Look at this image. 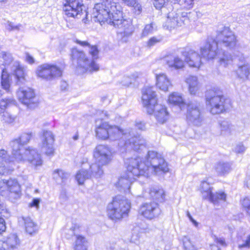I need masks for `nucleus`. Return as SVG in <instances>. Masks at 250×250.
Wrapping results in <instances>:
<instances>
[{
	"instance_id": "nucleus-41",
	"label": "nucleus",
	"mask_w": 250,
	"mask_h": 250,
	"mask_svg": "<svg viewBox=\"0 0 250 250\" xmlns=\"http://www.w3.org/2000/svg\"><path fill=\"white\" fill-rule=\"evenodd\" d=\"M226 199V194L223 192H218L215 193L212 192L210 194V197H208V200L210 202L214 205L218 204L220 201H225Z\"/></svg>"
},
{
	"instance_id": "nucleus-16",
	"label": "nucleus",
	"mask_w": 250,
	"mask_h": 250,
	"mask_svg": "<svg viewBox=\"0 0 250 250\" xmlns=\"http://www.w3.org/2000/svg\"><path fill=\"white\" fill-rule=\"evenodd\" d=\"M108 131L109 132V140H120L118 145L120 147V151H121L124 146V143H125L126 139L131 135V128L123 129L118 126L110 125Z\"/></svg>"
},
{
	"instance_id": "nucleus-17",
	"label": "nucleus",
	"mask_w": 250,
	"mask_h": 250,
	"mask_svg": "<svg viewBox=\"0 0 250 250\" xmlns=\"http://www.w3.org/2000/svg\"><path fill=\"white\" fill-rule=\"evenodd\" d=\"M94 157L97 163L102 166L109 164L112 159V154L110 148L107 146L99 145L94 151Z\"/></svg>"
},
{
	"instance_id": "nucleus-25",
	"label": "nucleus",
	"mask_w": 250,
	"mask_h": 250,
	"mask_svg": "<svg viewBox=\"0 0 250 250\" xmlns=\"http://www.w3.org/2000/svg\"><path fill=\"white\" fill-rule=\"evenodd\" d=\"M168 102L169 104L178 106L181 110L184 109L186 107V104L182 95L177 92H173L170 94Z\"/></svg>"
},
{
	"instance_id": "nucleus-9",
	"label": "nucleus",
	"mask_w": 250,
	"mask_h": 250,
	"mask_svg": "<svg viewBox=\"0 0 250 250\" xmlns=\"http://www.w3.org/2000/svg\"><path fill=\"white\" fill-rule=\"evenodd\" d=\"M62 9L64 17L79 18L85 13V18L83 19V22L86 23L88 20L87 13L84 9L82 0H62Z\"/></svg>"
},
{
	"instance_id": "nucleus-23",
	"label": "nucleus",
	"mask_w": 250,
	"mask_h": 250,
	"mask_svg": "<svg viewBox=\"0 0 250 250\" xmlns=\"http://www.w3.org/2000/svg\"><path fill=\"white\" fill-rule=\"evenodd\" d=\"M166 62L171 70H181L185 66V62L177 56L168 57L166 59Z\"/></svg>"
},
{
	"instance_id": "nucleus-45",
	"label": "nucleus",
	"mask_w": 250,
	"mask_h": 250,
	"mask_svg": "<svg viewBox=\"0 0 250 250\" xmlns=\"http://www.w3.org/2000/svg\"><path fill=\"white\" fill-rule=\"evenodd\" d=\"M9 156L7 154V151L3 149L0 150V166H4V172L5 171V166L4 163H8L10 162Z\"/></svg>"
},
{
	"instance_id": "nucleus-31",
	"label": "nucleus",
	"mask_w": 250,
	"mask_h": 250,
	"mask_svg": "<svg viewBox=\"0 0 250 250\" xmlns=\"http://www.w3.org/2000/svg\"><path fill=\"white\" fill-rule=\"evenodd\" d=\"M22 219L24 222V226L26 232L30 235H33L38 232V225L36 223L33 221L30 217H22Z\"/></svg>"
},
{
	"instance_id": "nucleus-53",
	"label": "nucleus",
	"mask_w": 250,
	"mask_h": 250,
	"mask_svg": "<svg viewBox=\"0 0 250 250\" xmlns=\"http://www.w3.org/2000/svg\"><path fill=\"white\" fill-rule=\"evenodd\" d=\"M238 248L240 249H243L244 248L249 249L250 248V234L243 243L239 244Z\"/></svg>"
},
{
	"instance_id": "nucleus-19",
	"label": "nucleus",
	"mask_w": 250,
	"mask_h": 250,
	"mask_svg": "<svg viewBox=\"0 0 250 250\" xmlns=\"http://www.w3.org/2000/svg\"><path fill=\"white\" fill-rule=\"evenodd\" d=\"M139 212L145 218L151 220L158 217L161 210L157 202H150L142 204L140 208Z\"/></svg>"
},
{
	"instance_id": "nucleus-30",
	"label": "nucleus",
	"mask_w": 250,
	"mask_h": 250,
	"mask_svg": "<svg viewBox=\"0 0 250 250\" xmlns=\"http://www.w3.org/2000/svg\"><path fill=\"white\" fill-rule=\"evenodd\" d=\"M6 68H3L1 76L0 85L3 89L7 92H10L12 83L11 76L6 70Z\"/></svg>"
},
{
	"instance_id": "nucleus-54",
	"label": "nucleus",
	"mask_w": 250,
	"mask_h": 250,
	"mask_svg": "<svg viewBox=\"0 0 250 250\" xmlns=\"http://www.w3.org/2000/svg\"><path fill=\"white\" fill-rule=\"evenodd\" d=\"M21 26V24L15 25L13 23H12L11 22H8L6 25V28L9 31L18 30H19Z\"/></svg>"
},
{
	"instance_id": "nucleus-38",
	"label": "nucleus",
	"mask_w": 250,
	"mask_h": 250,
	"mask_svg": "<svg viewBox=\"0 0 250 250\" xmlns=\"http://www.w3.org/2000/svg\"><path fill=\"white\" fill-rule=\"evenodd\" d=\"M75 177L79 185L83 184L86 180L91 178L89 171L83 168L77 172Z\"/></svg>"
},
{
	"instance_id": "nucleus-59",
	"label": "nucleus",
	"mask_w": 250,
	"mask_h": 250,
	"mask_svg": "<svg viewBox=\"0 0 250 250\" xmlns=\"http://www.w3.org/2000/svg\"><path fill=\"white\" fill-rule=\"evenodd\" d=\"M6 230V225L4 219L0 216V234Z\"/></svg>"
},
{
	"instance_id": "nucleus-49",
	"label": "nucleus",
	"mask_w": 250,
	"mask_h": 250,
	"mask_svg": "<svg viewBox=\"0 0 250 250\" xmlns=\"http://www.w3.org/2000/svg\"><path fill=\"white\" fill-rule=\"evenodd\" d=\"M0 114L1 115L2 120L6 123H11L14 121V117L7 111H4Z\"/></svg>"
},
{
	"instance_id": "nucleus-33",
	"label": "nucleus",
	"mask_w": 250,
	"mask_h": 250,
	"mask_svg": "<svg viewBox=\"0 0 250 250\" xmlns=\"http://www.w3.org/2000/svg\"><path fill=\"white\" fill-rule=\"evenodd\" d=\"M236 74L238 77L243 81L247 80L250 74V64L249 63L239 64L236 70Z\"/></svg>"
},
{
	"instance_id": "nucleus-18",
	"label": "nucleus",
	"mask_w": 250,
	"mask_h": 250,
	"mask_svg": "<svg viewBox=\"0 0 250 250\" xmlns=\"http://www.w3.org/2000/svg\"><path fill=\"white\" fill-rule=\"evenodd\" d=\"M55 136L49 130H43L42 137V148L45 154L52 157L55 154Z\"/></svg>"
},
{
	"instance_id": "nucleus-2",
	"label": "nucleus",
	"mask_w": 250,
	"mask_h": 250,
	"mask_svg": "<svg viewBox=\"0 0 250 250\" xmlns=\"http://www.w3.org/2000/svg\"><path fill=\"white\" fill-rule=\"evenodd\" d=\"M115 8L108 6L107 7L100 8L99 10H93V16L100 23L106 22L117 28V33L124 42H126V38L130 36L133 32V26L130 21L123 19L122 12L117 9V4L115 2Z\"/></svg>"
},
{
	"instance_id": "nucleus-44",
	"label": "nucleus",
	"mask_w": 250,
	"mask_h": 250,
	"mask_svg": "<svg viewBox=\"0 0 250 250\" xmlns=\"http://www.w3.org/2000/svg\"><path fill=\"white\" fill-rule=\"evenodd\" d=\"M115 2L113 1V0H102V2L100 3H96L94 7L93 8V10L98 9L100 10L99 9L100 8H103V7H107V6H110V7L112 8H115L114 6Z\"/></svg>"
},
{
	"instance_id": "nucleus-12",
	"label": "nucleus",
	"mask_w": 250,
	"mask_h": 250,
	"mask_svg": "<svg viewBox=\"0 0 250 250\" xmlns=\"http://www.w3.org/2000/svg\"><path fill=\"white\" fill-rule=\"evenodd\" d=\"M20 101L27 108L33 109L37 106L38 100L34 90L29 87H21L17 91Z\"/></svg>"
},
{
	"instance_id": "nucleus-29",
	"label": "nucleus",
	"mask_w": 250,
	"mask_h": 250,
	"mask_svg": "<svg viewBox=\"0 0 250 250\" xmlns=\"http://www.w3.org/2000/svg\"><path fill=\"white\" fill-rule=\"evenodd\" d=\"M14 75L16 79V83L18 85L23 84L25 82L26 72L23 66L17 63L15 65Z\"/></svg>"
},
{
	"instance_id": "nucleus-34",
	"label": "nucleus",
	"mask_w": 250,
	"mask_h": 250,
	"mask_svg": "<svg viewBox=\"0 0 250 250\" xmlns=\"http://www.w3.org/2000/svg\"><path fill=\"white\" fill-rule=\"evenodd\" d=\"M103 166L96 162L89 166V172L91 174V178H100L104 174Z\"/></svg>"
},
{
	"instance_id": "nucleus-39",
	"label": "nucleus",
	"mask_w": 250,
	"mask_h": 250,
	"mask_svg": "<svg viewBox=\"0 0 250 250\" xmlns=\"http://www.w3.org/2000/svg\"><path fill=\"white\" fill-rule=\"evenodd\" d=\"M16 101L13 97H8L2 99L0 101V114L4 111H6V109L13 105H15Z\"/></svg>"
},
{
	"instance_id": "nucleus-48",
	"label": "nucleus",
	"mask_w": 250,
	"mask_h": 250,
	"mask_svg": "<svg viewBox=\"0 0 250 250\" xmlns=\"http://www.w3.org/2000/svg\"><path fill=\"white\" fill-rule=\"evenodd\" d=\"M183 246L185 250H195L190 240L188 237H184L183 240Z\"/></svg>"
},
{
	"instance_id": "nucleus-22",
	"label": "nucleus",
	"mask_w": 250,
	"mask_h": 250,
	"mask_svg": "<svg viewBox=\"0 0 250 250\" xmlns=\"http://www.w3.org/2000/svg\"><path fill=\"white\" fill-rule=\"evenodd\" d=\"M110 125L106 122L100 123L98 124V121H96V136L102 140H109Z\"/></svg>"
},
{
	"instance_id": "nucleus-47",
	"label": "nucleus",
	"mask_w": 250,
	"mask_h": 250,
	"mask_svg": "<svg viewBox=\"0 0 250 250\" xmlns=\"http://www.w3.org/2000/svg\"><path fill=\"white\" fill-rule=\"evenodd\" d=\"M155 29L154 28L152 23L147 24L145 26L142 33V37H146L149 34H152Z\"/></svg>"
},
{
	"instance_id": "nucleus-32",
	"label": "nucleus",
	"mask_w": 250,
	"mask_h": 250,
	"mask_svg": "<svg viewBox=\"0 0 250 250\" xmlns=\"http://www.w3.org/2000/svg\"><path fill=\"white\" fill-rule=\"evenodd\" d=\"M231 167V164L229 163L220 161L215 164L214 169L218 175H224L230 171Z\"/></svg>"
},
{
	"instance_id": "nucleus-20",
	"label": "nucleus",
	"mask_w": 250,
	"mask_h": 250,
	"mask_svg": "<svg viewBox=\"0 0 250 250\" xmlns=\"http://www.w3.org/2000/svg\"><path fill=\"white\" fill-rule=\"evenodd\" d=\"M20 244L18 235L11 233L4 240H0V250H14L18 248Z\"/></svg>"
},
{
	"instance_id": "nucleus-42",
	"label": "nucleus",
	"mask_w": 250,
	"mask_h": 250,
	"mask_svg": "<svg viewBox=\"0 0 250 250\" xmlns=\"http://www.w3.org/2000/svg\"><path fill=\"white\" fill-rule=\"evenodd\" d=\"M221 133L223 135L229 134L233 129L232 125L227 121H223L220 123Z\"/></svg>"
},
{
	"instance_id": "nucleus-5",
	"label": "nucleus",
	"mask_w": 250,
	"mask_h": 250,
	"mask_svg": "<svg viewBox=\"0 0 250 250\" xmlns=\"http://www.w3.org/2000/svg\"><path fill=\"white\" fill-rule=\"evenodd\" d=\"M142 99L144 106L149 114L154 113L157 121L165 123L168 118V113L165 105L157 104V98L154 87L146 86L142 90Z\"/></svg>"
},
{
	"instance_id": "nucleus-52",
	"label": "nucleus",
	"mask_w": 250,
	"mask_h": 250,
	"mask_svg": "<svg viewBox=\"0 0 250 250\" xmlns=\"http://www.w3.org/2000/svg\"><path fill=\"white\" fill-rule=\"evenodd\" d=\"M7 188L6 183V180L3 179L0 181V194L3 195L7 191Z\"/></svg>"
},
{
	"instance_id": "nucleus-46",
	"label": "nucleus",
	"mask_w": 250,
	"mask_h": 250,
	"mask_svg": "<svg viewBox=\"0 0 250 250\" xmlns=\"http://www.w3.org/2000/svg\"><path fill=\"white\" fill-rule=\"evenodd\" d=\"M194 0H180L179 4L184 9H190L193 7Z\"/></svg>"
},
{
	"instance_id": "nucleus-3",
	"label": "nucleus",
	"mask_w": 250,
	"mask_h": 250,
	"mask_svg": "<svg viewBox=\"0 0 250 250\" xmlns=\"http://www.w3.org/2000/svg\"><path fill=\"white\" fill-rule=\"evenodd\" d=\"M31 137V133L24 132L18 138L12 140L10 143V146L12 149V153L15 159L18 162L27 161L35 167L40 166L42 164V160L37 150L32 147H22L29 143Z\"/></svg>"
},
{
	"instance_id": "nucleus-36",
	"label": "nucleus",
	"mask_w": 250,
	"mask_h": 250,
	"mask_svg": "<svg viewBox=\"0 0 250 250\" xmlns=\"http://www.w3.org/2000/svg\"><path fill=\"white\" fill-rule=\"evenodd\" d=\"M221 65L226 66L231 63L233 58L231 54L227 52H221L219 50L217 55Z\"/></svg>"
},
{
	"instance_id": "nucleus-14",
	"label": "nucleus",
	"mask_w": 250,
	"mask_h": 250,
	"mask_svg": "<svg viewBox=\"0 0 250 250\" xmlns=\"http://www.w3.org/2000/svg\"><path fill=\"white\" fill-rule=\"evenodd\" d=\"M219 46L214 39L208 38L200 47V52L202 58L211 60L215 58L219 51Z\"/></svg>"
},
{
	"instance_id": "nucleus-1",
	"label": "nucleus",
	"mask_w": 250,
	"mask_h": 250,
	"mask_svg": "<svg viewBox=\"0 0 250 250\" xmlns=\"http://www.w3.org/2000/svg\"><path fill=\"white\" fill-rule=\"evenodd\" d=\"M125 164L128 177H147L150 174L160 175L168 171L167 163L154 151H148L146 160L138 156L126 160Z\"/></svg>"
},
{
	"instance_id": "nucleus-21",
	"label": "nucleus",
	"mask_w": 250,
	"mask_h": 250,
	"mask_svg": "<svg viewBox=\"0 0 250 250\" xmlns=\"http://www.w3.org/2000/svg\"><path fill=\"white\" fill-rule=\"evenodd\" d=\"M185 62L190 67L199 68L201 63V57L196 51L190 50L184 53Z\"/></svg>"
},
{
	"instance_id": "nucleus-27",
	"label": "nucleus",
	"mask_w": 250,
	"mask_h": 250,
	"mask_svg": "<svg viewBox=\"0 0 250 250\" xmlns=\"http://www.w3.org/2000/svg\"><path fill=\"white\" fill-rule=\"evenodd\" d=\"M156 78L157 86L164 91H167L169 87L171 86V83L167 75L161 73L157 75Z\"/></svg>"
},
{
	"instance_id": "nucleus-35",
	"label": "nucleus",
	"mask_w": 250,
	"mask_h": 250,
	"mask_svg": "<svg viewBox=\"0 0 250 250\" xmlns=\"http://www.w3.org/2000/svg\"><path fill=\"white\" fill-rule=\"evenodd\" d=\"M131 177L125 178L121 177L118 180V182L116 184V186L120 190H124L125 192H129V189L131 185Z\"/></svg>"
},
{
	"instance_id": "nucleus-61",
	"label": "nucleus",
	"mask_w": 250,
	"mask_h": 250,
	"mask_svg": "<svg viewBox=\"0 0 250 250\" xmlns=\"http://www.w3.org/2000/svg\"><path fill=\"white\" fill-rule=\"evenodd\" d=\"M25 56H26V61L28 63H29L30 64H33L34 63V62H35L34 59L28 53H25Z\"/></svg>"
},
{
	"instance_id": "nucleus-56",
	"label": "nucleus",
	"mask_w": 250,
	"mask_h": 250,
	"mask_svg": "<svg viewBox=\"0 0 250 250\" xmlns=\"http://www.w3.org/2000/svg\"><path fill=\"white\" fill-rule=\"evenodd\" d=\"M76 237L77 239L75 242V244H80V245H82V244H85L86 245L87 241L84 237L82 235H78Z\"/></svg>"
},
{
	"instance_id": "nucleus-57",
	"label": "nucleus",
	"mask_w": 250,
	"mask_h": 250,
	"mask_svg": "<svg viewBox=\"0 0 250 250\" xmlns=\"http://www.w3.org/2000/svg\"><path fill=\"white\" fill-rule=\"evenodd\" d=\"M106 250H120L119 247L116 243H108L106 245Z\"/></svg>"
},
{
	"instance_id": "nucleus-7",
	"label": "nucleus",
	"mask_w": 250,
	"mask_h": 250,
	"mask_svg": "<svg viewBox=\"0 0 250 250\" xmlns=\"http://www.w3.org/2000/svg\"><path fill=\"white\" fill-rule=\"evenodd\" d=\"M205 97L207 108L213 115L223 113L230 106L229 100L225 99L219 91L209 89Z\"/></svg>"
},
{
	"instance_id": "nucleus-51",
	"label": "nucleus",
	"mask_w": 250,
	"mask_h": 250,
	"mask_svg": "<svg viewBox=\"0 0 250 250\" xmlns=\"http://www.w3.org/2000/svg\"><path fill=\"white\" fill-rule=\"evenodd\" d=\"M118 83L120 85L128 87L132 83L131 78L129 76H125Z\"/></svg>"
},
{
	"instance_id": "nucleus-60",
	"label": "nucleus",
	"mask_w": 250,
	"mask_h": 250,
	"mask_svg": "<svg viewBox=\"0 0 250 250\" xmlns=\"http://www.w3.org/2000/svg\"><path fill=\"white\" fill-rule=\"evenodd\" d=\"M40 202V199L35 198L34 199L32 202L30 203L29 206L31 207H36L37 208H39Z\"/></svg>"
},
{
	"instance_id": "nucleus-55",
	"label": "nucleus",
	"mask_w": 250,
	"mask_h": 250,
	"mask_svg": "<svg viewBox=\"0 0 250 250\" xmlns=\"http://www.w3.org/2000/svg\"><path fill=\"white\" fill-rule=\"evenodd\" d=\"M246 150V148L244 146L241 144L239 143L235 146L234 148V151L237 153H242L244 152Z\"/></svg>"
},
{
	"instance_id": "nucleus-40",
	"label": "nucleus",
	"mask_w": 250,
	"mask_h": 250,
	"mask_svg": "<svg viewBox=\"0 0 250 250\" xmlns=\"http://www.w3.org/2000/svg\"><path fill=\"white\" fill-rule=\"evenodd\" d=\"M7 190L10 192L18 194L20 190V186L18 181L15 179L6 180Z\"/></svg>"
},
{
	"instance_id": "nucleus-15",
	"label": "nucleus",
	"mask_w": 250,
	"mask_h": 250,
	"mask_svg": "<svg viewBox=\"0 0 250 250\" xmlns=\"http://www.w3.org/2000/svg\"><path fill=\"white\" fill-rule=\"evenodd\" d=\"M131 135L125 140L122 148V152L126 151L127 150L133 149L135 151H138L146 147V140L141 135H134L133 130L131 129Z\"/></svg>"
},
{
	"instance_id": "nucleus-62",
	"label": "nucleus",
	"mask_w": 250,
	"mask_h": 250,
	"mask_svg": "<svg viewBox=\"0 0 250 250\" xmlns=\"http://www.w3.org/2000/svg\"><path fill=\"white\" fill-rule=\"evenodd\" d=\"M215 242L217 243V244L220 245L222 246H226V242L225 241L224 239L222 238H217L215 237Z\"/></svg>"
},
{
	"instance_id": "nucleus-63",
	"label": "nucleus",
	"mask_w": 250,
	"mask_h": 250,
	"mask_svg": "<svg viewBox=\"0 0 250 250\" xmlns=\"http://www.w3.org/2000/svg\"><path fill=\"white\" fill-rule=\"evenodd\" d=\"M142 76V74L139 72H134L133 74H132L130 76H129L131 78V80L132 81H136L138 79L140 78Z\"/></svg>"
},
{
	"instance_id": "nucleus-43",
	"label": "nucleus",
	"mask_w": 250,
	"mask_h": 250,
	"mask_svg": "<svg viewBox=\"0 0 250 250\" xmlns=\"http://www.w3.org/2000/svg\"><path fill=\"white\" fill-rule=\"evenodd\" d=\"M79 226L76 224L73 225L69 229H66L64 231L65 237L67 239H70L74 235L77 237L79 235Z\"/></svg>"
},
{
	"instance_id": "nucleus-8",
	"label": "nucleus",
	"mask_w": 250,
	"mask_h": 250,
	"mask_svg": "<svg viewBox=\"0 0 250 250\" xmlns=\"http://www.w3.org/2000/svg\"><path fill=\"white\" fill-rule=\"evenodd\" d=\"M130 202L123 195L113 198L107 206V214L113 221H117L127 215L130 208Z\"/></svg>"
},
{
	"instance_id": "nucleus-24",
	"label": "nucleus",
	"mask_w": 250,
	"mask_h": 250,
	"mask_svg": "<svg viewBox=\"0 0 250 250\" xmlns=\"http://www.w3.org/2000/svg\"><path fill=\"white\" fill-rule=\"evenodd\" d=\"M185 82L188 85L189 92L191 95H196L200 89V84L196 76L189 75L186 77Z\"/></svg>"
},
{
	"instance_id": "nucleus-4",
	"label": "nucleus",
	"mask_w": 250,
	"mask_h": 250,
	"mask_svg": "<svg viewBox=\"0 0 250 250\" xmlns=\"http://www.w3.org/2000/svg\"><path fill=\"white\" fill-rule=\"evenodd\" d=\"M76 42L82 46L87 47L89 54L92 56V60L90 61L86 57L83 51L76 48L72 49L71 58L73 61H76L77 63V72L82 74L88 71L92 72L99 70V66L95 62V60L98 58L99 53L97 46L90 45L87 41L77 40Z\"/></svg>"
},
{
	"instance_id": "nucleus-37",
	"label": "nucleus",
	"mask_w": 250,
	"mask_h": 250,
	"mask_svg": "<svg viewBox=\"0 0 250 250\" xmlns=\"http://www.w3.org/2000/svg\"><path fill=\"white\" fill-rule=\"evenodd\" d=\"M208 180V179H207L206 180L203 181L200 186V190L202 197L205 199H208V197H210V194L212 192V188L210 186Z\"/></svg>"
},
{
	"instance_id": "nucleus-58",
	"label": "nucleus",
	"mask_w": 250,
	"mask_h": 250,
	"mask_svg": "<svg viewBox=\"0 0 250 250\" xmlns=\"http://www.w3.org/2000/svg\"><path fill=\"white\" fill-rule=\"evenodd\" d=\"M242 205L245 210L250 208V199L247 197H245L242 201Z\"/></svg>"
},
{
	"instance_id": "nucleus-28",
	"label": "nucleus",
	"mask_w": 250,
	"mask_h": 250,
	"mask_svg": "<svg viewBox=\"0 0 250 250\" xmlns=\"http://www.w3.org/2000/svg\"><path fill=\"white\" fill-rule=\"evenodd\" d=\"M149 195L150 198L155 200L156 202H162L164 201L165 193L162 188L157 186L151 187L149 191Z\"/></svg>"
},
{
	"instance_id": "nucleus-26",
	"label": "nucleus",
	"mask_w": 250,
	"mask_h": 250,
	"mask_svg": "<svg viewBox=\"0 0 250 250\" xmlns=\"http://www.w3.org/2000/svg\"><path fill=\"white\" fill-rule=\"evenodd\" d=\"M53 179L60 185H65L70 177V174L61 169H57L53 172Z\"/></svg>"
},
{
	"instance_id": "nucleus-10",
	"label": "nucleus",
	"mask_w": 250,
	"mask_h": 250,
	"mask_svg": "<svg viewBox=\"0 0 250 250\" xmlns=\"http://www.w3.org/2000/svg\"><path fill=\"white\" fill-rule=\"evenodd\" d=\"M187 122L189 125L200 126L204 121L202 108L200 102H190L187 105Z\"/></svg>"
},
{
	"instance_id": "nucleus-64",
	"label": "nucleus",
	"mask_w": 250,
	"mask_h": 250,
	"mask_svg": "<svg viewBox=\"0 0 250 250\" xmlns=\"http://www.w3.org/2000/svg\"><path fill=\"white\" fill-rule=\"evenodd\" d=\"M87 245L85 244H75L74 247V250H86Z\"/></svg>"
},
{
	"instance_id": "nucleus-11",
	"label": "nucleus",
	"mask_w": 250,
	"mask_h": 250,
	"mask_svg": "<svg viewBox=\"0 0 250 250\" xmlns=\"http://www.w3.org/2000/svg\"><path fill=\"white\" fill-rule=\"evenodd\" d=\"M214 40L219 47H226L229 49L233 48L237 43L236 37L229 27H224L221 30L216 32Z\"/></svg>"
},
{
	"instance_id": "nucleus-50",
	"label": "nucleus",
	"mask_w": 250,
	"mask_h": 250,
	"mask_svg": "<svg viewBox=\"0 0 250 250\" xmlns=\"http://www.w3.org/2000/svg\"><path fill=\"white\" fill-rule=\"evenodd\" d=\"M162 40L163 38L161 36L153 37L148 41L147 45L149 47H152L156 43L160 42Z\"/></svg>"
},
{
	"instance_id": "nucleus-13",
	"label": "nucleus",
	"mask_w": 250,
	"mask_h": 250,
	"mask_svg": "<svg viewBox=\"0 0 250 250\" xmlns=\"http://www.w3.org/2000/svg\"><path fill=\"white\" fill-rule=\"evenodd\" d=\"M62 71L56 65L44 63L38 67L37 74L40 77L51 80L60 77L62 75Z\"/></svg>"
},
{
	"instance_id": "nucleus-6",
	"label": "nucleus",
	"mask_w": 250,
	"mask_h": 250,
	"mask_svg": "<svg viewBox=\"0 0 250 250\" xmlns=\"http://www.w3.org/2000/svg\"><path fill=\"white\" fill-rule=\"evenodd\" d=\"M167 2V0H154L153 5L157 9H162L163 12H166L167 9L171 10L167 14V24L168 27L174 28L189 22L188 13L181 10H173L171 4L167 5V7H166L165 5Z\"/></svg>"
}]
</instances>
